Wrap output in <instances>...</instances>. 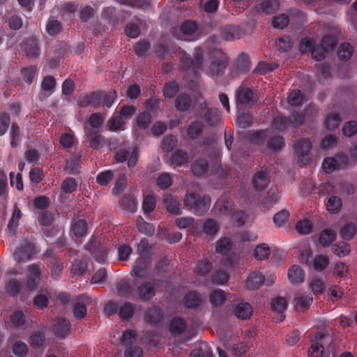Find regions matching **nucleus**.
<instances>
[{
    "mask_svg": "<svg viewBox=\"0 0 357 357\" xmlns=\"http://www.w3.org/2000/svg\"><path fill=\"white\" fill-rule=\"evenodd\" d=\"M235 100L238 108H252L258 105L259 92L256 89L241 84L235 92Z\"/></svg>",
    "mask_w": 357,
    "mask_h": 357,
    "instance_id": "1",
    "label": "nucleus"
},
{
    "mask_svg": "<svg viewBox=\"0 0 357 357\" xmlns=\"http://www.w3.org/2000/svg\"><path fill=\"white\" fill-rule=\"evenodd\" d=\"M193 57L192 59L190 54L184 52L180 61V66L183 71H191L196 76L203 68L204 50L201 47L195 48Z\"/></svg>",
    "mask_w": 357,
    "mask_h": 357,
    "instance_id": "2",
    "label": "nucleus"
},
{
    "mask_svg": "<svg viewBox=\"0 0 357 357\" xmlns=\"http://www.w3.org/2000/svg\"><path fill=\"white\" fill-rule=\"evenodd\" d=\"M211 197L208 195L201 196L199 194L192 192L187 193L184 199L185 206L197 215H204L210 208Z\"/></svg>",
    "mask_w": 357,
    "mask_h": 357,
    "instance_id": "3",
    "label": "nucleus"
},
{
    "mask_svg": "<svg viewBox=\"0 0 357 357\" xmlns=\"http://www.w3.org/2000/svg\"><path fill=\"white\" fill-rule=\"evenodd\" d=\"M208 55L211 59L209 66V71L213 76L222 75L225 70L227 63V56L220 49L211 48L209 50Z\"/></svg>",
    "mask_w": 357,
    "mask_h": 357,
    "instance_id": "4",
    "label": "nucleus"
},
{
    "mask_svg": "<svg viewBox=\"0 0 357 357\" xmlns=\"http://www.w3.org/2000/svg\"><path fill=\"white\" fill-rule=\"evenodd\" d=\"M311 149L312 143L308 139H301L296 142L294 150L301 167L307 165L311 161Z\"/></svg>",
    "mask_w": 357,
    "mask_h": 357,
    "instance_id": "5",
    "label": "nucleus"
},
{
    "mask_svg": "<svg viewBox=\"0 0 357 357\" xmlns=\"http://www.w3.org/2000/svg\"><path fill=\"white\" fill-rule=\"evenodd\" d=\"M85 247L97 262L100 264L106 262L107 250L99 241L92 237Z\"/></svg>",
    "mask_w": 357,
    "mask_h": 357,
    "instance_id": "6",
    "label": "nucleus"
},
{
    "mask_svg": "<svg viewBox=\"0 0 357 357\" xmlns=\"http://www.w3.org/2000/svg\"><path fill=\"white\" fill-rule=\"evenodd\" d=\"M151 264V257L150 255H142L135 261L131 274L133 277L146 278L149 275L147 270Z\"/></svg>",
    "mask_w": 357,
    "mask_h": 357,
    "instance_id": "7",
    "label": "nucleus"
},
{
    "mask_svg": "<svg viewBox=\"0 0 357 357\" xmlns=\"http://www.w3.org/2000/svg\"><path fill=\"white\" fill-rule=\"evenodd\" d=\"M36 254L34 245L28 241L20 245L14 253V258L18 262L30 260Z\"/></svg>",
    "mask_w": 357,
    "mask_h": 357,
    "instance_id": "8",
    "label": "nucleus"
},
{
    "mask_svg": "<svg viewBox=\"0 0 357 357\" xmlns=\"http://www.w3.org/2000/svg\"><path fill=\"white\" fill-rule=\"evenodd\" d=\"M27 271L26 287L31 291L35 290L40 280V268L36 264H32L28 266Z\"/></svg>",
    "mask_w": 357,
    "mask_h": 357,
    "instance_id": "9",
    "label": "nucleus"
},
{
    "mask_svg": "<svg viewBox=\"0 0 357 357\" xmlns=\"http://www.w3.org/2000/svg\"><path fill=\"white\" fill-rule=\"evenodd\" d=\"M53 331L57 337L60 339L66 338L70 332L69 320L63 317L56 319L53 325Z\"/></svg>",
    "mask_w": 357,
    "mask_h": 357,
    "instance_id": "10",
    "label": "nucleus"
},
{
    "mask_svg": "<svg viewBox=\"0 0 357 357\" xmlns=\"http://www.w3.org/2000/svg\"><path fill=\"white\" fill-rule=\"evenodd\" d=\"M163 317L162 309L158 306H153L146 310L144 321L151 326H157L162 321Z\"/></svg>",
    "mask_w": 357,
    "mask_h": 357,
    "instance_id": "11",
    "label": "nucleus"
},
{
    "mask_svg": "<svg viewBox=\"0 0 357 357\" xmlns=\"http://www.w3.org/2000/svg\"><path fill=\"white\" fill-rule=\"evenodd\" d=\"M136 282L123 280L116 284V290L120 296H125L129 298L136 297Z\"/></svg>",
    "mask_w": 357,
    "mask_h": 357,
    "instance_id": "12",
    "label": "nucleus"
},
{
    "mask_svg": "<svg viewBox=\"0 0 357 357\" xmlns=\"http://www.w3.org/2000/svg\"><path fill=\"white\" fill-rule=\"evenodd\" d=\"M155 294V288L151 282H144L137 289L136 296L142 301H150Z\"/></svg>",
    "mask_w": 357,
    "mask_h": 357,
    "instance_id": "13",
    "label": "nucleus"
},
{
    "mask_svg": "<svg viewBox=\"0 0 357 357\" xmlns=\"http://www.w3.org/2000/svg\"><path fill=\"white\" fill-rule=\"evenodd\" d=\"M24 50L27 57L30 59L38 58L40 52V45L38 39L35 37L27 38L24 41Z\"/></svg>",
    "mask_w": 357,
    "mask_h": 357,
    "instance_id": "14",
    "label": "nucleus"
},
{
    "mask_svg": "<svg viewBox=\"0 0 357 357\" xmlns=\"http://www.w3.org/2000/svg\"><path fill=\"white\" fill-rule=\"evenodd\" d=\"M56 85V79L52 75L45 76L41 82L40 97L45 98L50 96L54 93Z\"/></svg>",
    "mask_w": 357,
    "mask_h": 357,
    "instance_id": "15",
    "label": "nucleus"
},
{
    "mask_svg": "<svg viewBox=\"0 0 357 357\" xmlns=\"http://www.w3.org/2000/svg\"><path fill=\"white\" fill-rule=\"evenodd\" d=\"M187 328L185 320L181 317H175L171 319L169 326V331L174 336L183 334Z\"/></svg>",
    "mask_w": 357,
    "mask_h": 357,
    "instance_id": "16",
    "label": "nucleus"
},
{
    "mask_svg": "<svg viewBox=\"0 0 357 357\" xmlns=\"http://www.w3.org/2000/svg\"><path fill=\"white\" fill-rule=\"evenodd\" d=\"M183 301L185 307L190 309L197 308L202 302L201 294L197 291H189Z\"/></svg>",
    "mask_w": 357,
    "mask_h": 357,
    "instance_id": "17",
    "label": "nucleus"
},
{
    "mask_svg": "<svg viewBox=\"0 0 357 357\" xmlns=\"http://www.w3.org/2000/svg\"><path fill=\"white\" fill-rule=\"evenodd\" d=\"M163 204L169 213L175 215L181 214V204L172 195H165L163 197Z\"/></svg>",
    "mask_w": 357,
    "mask_h": 357,
    "instance_id": "18",
    "label": "nucleus"
},
{
    "mask_svg": "<svg viewBox=\"0 0 357 357\" xmlns=\"http://www.w3.org/2000/svg\"><path fill=\"white\" fill-rule=\"evenodd\" d=\"M252 185L257 190H264L270 183L268 174L264 171H260L253 175Z\"/></svg>",
    "mask_w": 357,
    "mask_h": 357,
    "instance_id": "19",
    "label": "nucleus"
},
{
    "mask_svg": "<svg viewBox=\"0 0 357 357\" xmlns=\"http://www.w3.org/2000/svg\"><path fill=\"white\" fill-rule=\"evenodd\" d=\"M189 155L187 151L178 149L175 150L169 159V164L174 167H181L188 162Z\"/></svg>",
    "mask_w": 357,
    "mask_h": 357,
    "instance_id": "20",
    "label": "nucleus"
},
{
    "mask_svg": "<svg viewBox=\"0 0 357 357\" xmlns=\"http://www.w3.org/2000/svg\"><path fill=\"white\" fill-rule=\"evenodd\" d=\"M22 217V213L18 208L17 204H15L14 206L13 214L10 220L8 222L7 229L10 236H13L15 234V231L19 226V221Z\"/></svg>",
    "mask_w": 357,
    "mask_h": 357,
    "instance_id": "21",
    "label": "nucleus"
},
{
    "mask_svg": "<svg viewBox=\"0 0 357 357\" xmlns=\"http://www.w3.org/2000/svg\"><path fill=\"white\" fill-rule=\"evenodd\" d=\"M280 199L278 192L273 189H270L267 195L261 201L260 208L262 211L269 210L274 204H275Z\"/></svg>",
    "mask_w": 357,
    "mask_h": 357,
    "instance_id": "22",
    "label": "nucleus"
},
{
    "mask_svg": "<svg viewBox=\"0 0 357 357\" xmlns=\"http://www.w3.org/2000/svg\"><path fill=\"white\" fill-rule=\"evenodd\" d=\"M313 301L310 294H298L294 299L295 308L297 311H303L308 308Z\"/></svg>",
    "mask_w": 357,
    "mask_h": 357,
    "instance_id": "23",
    "label": "nucleus"
},
{
    "mask_svg": "<svg viewBox=\"0 0 357 357\" xmlns=\"http://www.w3.org/2000/svg\"><path fill=\"white\" fill-rule=\"evenodd\" d=\"M191 105V97L186 93L179 94L175 99V107L179 112H187L190 108Z\"/></svg>",
    "mask_w": 357,
    "mask_h": 357,
    "instance_id": "24",
    "label": "nucleus"
},
{
    "mask_svg": "<svg viewBox=\"0 0 357 357\" xmlns=\"http://www.w3.org/2000/svg\"><path fill=\"white\" fill-rule=\"evenodd\" d=\"M305 272L298 265L291 266L288 271V279L292 284H299L304 281Z\"/></svg>",
    "mask_w": 357,
    "mask_h": 357,
    "instance_id": "25",
    "label": "nucleus"
},
{
    "mask_svg": "<svg viewBox=\"0 0 357 357\" xmlns=\"http://www.w3.org/2000/svg\"><path fill=\"white\" fill-rule=\"evenodd\" d=\"M220 224L213 218H206L203 223V232L209 237H214L219 231Z\"/></svg>",
    "mask_w": 357,
    "mask_h": 357,
    "instance_id": "26",
    "label": "nucleus"
},
{
    "mask_svg": "<svg viewBox=\"0 0 357 357\" xmlns=\"http://www.w3.org/2000/svg\"><path fill=\"white\" fill-rule=\"evenodd\" d=\"M252 307L248 303H240L234 309L235 315L243 320L248 319L252 315Z\"/></svg>",
    "mask_w": 357,
    "mask_h": 357,
    "instance_id": "27",
    "label": "nucleus"
},
{
    "mask_svg": "<svg viewBox=\"0 0 357 357\" xmlns=\"http://www.w3.org/2000/svg\"><path fill=\"white\" fill-rule=\"evenodd\" d=\"M264 282V275L259 272L250 273L246 280V287L248 289H255L261 287Z\"/></svg>",
    "mask_w": 357,
    "mask_h": 357,
    "instance_id": "28",
    "label": "nucleus"
},
{
    "mask_svg": "<svg viewBox=\"0 0 357 357\" xmlns=\"http://www.w3.org/2000/svg\"><path fill=\"white\" fill-rule=\"evenodd\" d=\"M85 134L89 139V144L91 148L98 149L101 146L103 138L98 134V131H93V128H86Z\"/></svg>",
    "mask_w": 357,
    "mask_h": 357,
    "instance_id": "29",
    "label": "nucleus"
},
{
    "mask_svg": "<svg viewBox=\"0 0 357 357\" xmlns=\"http://www.w3.org/2000/svg\"><path fill=\"white\" fill-rule=\"evenodd\" d=\"M203 130V123L199 121H195L188 126L187 134L190 139H195L202 134Z\"/></svg>",
    "mask_w": 357,
    "mask_h": 357,
    "instance_id": "30",
    "label": "nucleus"
},
{
    "mask_svg": "<svg viewBox=\"0 0 357 357\" xmlns=\"http://www.w3.org/2000/svg\"><path fill=\"white\" fill-rule=\"evenodd\" d=\"M208 169V161L204 158H199L193 162L191 169L194 175L201 176L206 173Z\"/></svg>",
    "mask_w": 357,
    "mask_h": 357,
    "instance_id": "31",
    "label": "nucleus"
},
{
    "mask_svg": "<svg viewBox=\"0 0 357 357\" xmlns=\"http://www.w3.org/2000/svg\"><path fill=\"white\" fill-rule=\"evenodd\" d=\"M204 119L210 126H216L221 120L220 112L217 108H210L206 112Z\"/></svg>",
    "mask_w": 357,
    "mask_h": 357,
    "instance_id": "32",
    "label": "nucleus"
},
{
    "mask_svg": "<svg viewBox=\"0 0 357 357\" xmlns=\"http://www.w3.org/2000/svg\"><path fill=\"white\" fill-rule=\"evenodd\" d=\"M273 125L278 130H285L291 126V117L283 115L276 116L273 120Z\"/></svg>",
    "mask_w": 357,
    "mask_h": 357,
    "instance_id": "33",
    "label": "nucleus"
},
{
    "mask_svg": "<svg viewBox=\"0 0 357 357\" xmlns=\"http://www.w3.org/2000/svg\"><path fill=\"white\" fill-rule=\"evenodd\" d=\"M341 116L337 113L328 114L324 121V126L328 130H334L336 129L341 122Z\"/></svg>",
    "mask_w": 357,
    "mask_h": 357,
    "instance_id": "34",
    "label": "nucleus"
},
{
    "mask_svg": "<svg viewBox=\"0 0 357 357\" xmlns=\"http://www.w3.org/2000/svg\"><path fill=\"white\" fill-rule=\"evenodd\" d=\"M233 243L228 237L221 238L216 242L215 250L217 252L221 255H227L231 250Z\"/></svg>",
    "mask_w": 357,
    "mask_h": 357,
    "instance_id": "35",
    "label": "nucleus"
},
{
    "mask_svg": "<svg viewBox=\"0 0 357 357\" xmlns=\"http://www.w3.org/2000/svg\"><path fill=\"white\" fill-rule=\"evenodd\" d=\"M342 199L335 195L331 196L328 198L326 208L331 213H337L342 208Z\"/></svg>",
    "mask_w": 357,
    "mask_h": 357,
    "instance_id": "36",
    "label": "nucleus"
},
{
    "mask_svg": "<svg viewBox=\"0 0 357 357\" xmlns=\"http://www.w3.org/2000/svg\"><path fill=\"white\" fill-rule=\"evenodd\" d=\"M152 121V116L149 112H140L136 119V123L141 130L148 128Z\"/></svg>",
    "mask_w": 357,
    "mask_h": 357,
    "instance_id": "37",
    "label": "nucleus"
},
{
    "mask_svg": "<svg viewBox=\"0 0 357 357\" xmlns=\"http://www.w3.org/2000/svg\"><path fill=\"white\" fill-rule=\"evenodd\" d=\"M178 91L179 85L176 81L165 83L162 89L163 96L167 98H174Z\"/></svg>",
    "mask_w": 357,
    "mask_h": 357,
    "instance_id": "38",
    "label": "nucleus"
},
{
    "mask_svg": "<svg viewBox=\"0 0 357 357\" xmlns=\"http://www.w3.org/2000/svg\"><path fill=\"white\" fill-rule=\"evenodd\" d=\"M253 117L250 112H242L237 116L236 123L242 128L250 127L252 124Z\"/></svg>",
    "mask_w": 357,
    "mask_h": 357,
    "instance_id": "39",
    "label": "nucleus"
},
{
    "mask_svg": "<svg viewBox=\"0 0 357 357\" xmlns=\"http://www.w3.org/2000/svg\"><path fill=\"white\" fill-rule=\"evenodd\" d=\"M354 48L349 43H344L340 45L337 55L341 61L349 60L353 54Z\"/></svg>",
    "mask_w": 357,
    "mask_h": 357,
    "instance_id": "40",
    "label": "nucleus"
},
{
    "mask_svg": "<svg viewBox=\"0 0 357 357\" xmlns=\"http://www.w3.org/2000/svg\"><path fill=\"white\" fill-rule=\"evenodd\" d=\"M279 65L276 63H268L260 61L255 68L254 72L260 75H265L277 69Z\"/></svg>",
    "mask_w": 357,
    "mask_h": 357,
    "instance_id": "41",
    "label": "nucleus"
},
{
    "mask_svg": "<svg viewBox=\"0 0 357 357\" xmlns=\"http://www.w3.org/2000/svg\"><path fill=\"white\" fill-rule=\"evenodd\" d=\"M335 236L336 234L332 229H326L320 233L319 242L321 245L326 247L335 241Z\"/></svg>",
    "mask_w": 357,
    "mask_h": 357,
    "instance_id": "42",
    "label": "nucleus"
},
{
    "mask_svg": "<svg viewBox=\"0 0 357 357\" xmlns=\"http://www.w3.org/2000/svg\"><path fill=\"white\" fill-rule=\"evenodd\" d=\"M88 225L86 220L79 219L75 221L72 226V231L77 237H82L86 234Z\"/></svg>",
    "mask_w": 357,
    "mask_h": 357,
    "instance_id": "43",
    "label": "nucleus"
},
{
    "mask_svg": "<svg viewBox=\"0 0 357 357\" xmlns=\"http://www.w3.org/2000/svg\"><path fill=\"white\" fill-rule=\"evenodd\" d=\"M151 48V43L148 40H139L134 45V50L139 57H145L146 52Z\"/></svg>",
    "mask_w": 357,
    "mask_h": 357,
    "instance_id": "44",
    "label": "nucleus"
},
{
    "mask_svg": "<svg viewBox=\"0 0 357 357\" xmlns=\"http://www.w3.org/2000/svg\"><path fill=\"white\" fill-rule=\"evenodd\" d=\"M114 174L112 170L108 169L99 172L96 176V182L102 186L109 184L114 178Z\"/></svg>",
    "mask_w": 357,
    "mask_h": 357,
    "instance_id": "45",
    "label": "nucleus"
},
{
    "mask_svg": "<svg viewBox=\"0 0 357 357\" xmlns=\"http://www.w3.org/2000/svg\"><path fill=\"white\" fill-rule=\"evenodd\" d=\"M284 146V139L280 135H275L269 138L267 142L268 149L278 151L282 149Z\"/></svg>",
    "mask_w": 357,
    "mask_h": 357,
    "instance_id": "46",
    "label": "nucleus"
},
{
    "mask_svg": "<svg viewBox=\"0 0 357 357\" xmlns=\"http://www.w3.org/2000/svg\"><path fill=\"white\" fill-rule=\"evenodd\" d=\"M209 300L213 306H220L226 301L225 294L222 290L220 289L213 291L210 294Z\"/></svg>",
    "mask_w": 357,
    "mask_h": 357,
    "instance_id": "47",
    "label": "nucleus"
},
{
    "mask_svg": "<svg viewBox=\"0 0 357 357\" xmlns=\"http://www.w3.org/2000/svg\"><path fill=\"white\" fill-rule=\"evenodd\" d=\"M250 63L249 56L245 53H241L236 60V68L241 73H246L250 70Z\"/></svg>",
    "mask_w": 357,
    "mask_h": 357,
    "instance_id": "48",
    "label": "nucleus"
},
{
    "mask_svg": "<svg viewBox=\"0 0 357 357\" xmlns=\"http://www.w3.org/2000/svg\"><path fill=\"white\" fill-rule=\"evenodd\" d=\"M134 312L135 305L131 303L126 302L119 308V314L123 320H127L133 316Z\"/></svg>",
    "mask_w": 357,
    "mask_h": 357,
    "instance_id": "49",
    "label": "nucleus"
},
{
    "mask_svg": "<svg viewBox=\"0 0 357 357\" xmlns=\"http://www.w3.org/2000/svg\"><path fill=\"white\" fill-rule=\"evenodd\" d=\"M120 206L122 209L133 213L136 210V202L135 199L128 195H124L120 199Z\"/></svg>",
    "mask_w": 357,
    "mask_h": 357,
    "instance_id": "50",
    "label": "nucleus"
},
{
    "mask_svg": "<svg viewBox=\"0 0 357 357\" xmlns=\"http://www.w3.org/2000/svg\"><path fill=\"white\" fill-rule=\"evenodd\" d=\"M279 3L277 0H264L259 5V10L266 14H271L278 10Z\"/></svg>",
    "mask_w": 357,
    "mask_h": 357,
    "instance_id": "51",
    "label": "nucleus"
},
{
    "mask_svg": "<svg viewBox=\"0 0 357 357\" xmlns=\"http://www.w3.org/2000/svg\"><path fill=\"white\" fill-rule=\"evenodd\" d=\"M332 250L338 257H344L350 252L349 245L344 241L337 242L332 247Z\"/></svg>",
    "mask_w": 357,
    "mask_h": 357,
    "instance_id": "52",
    "label": "nucleus"
},
{
    "mask_svg": "<svg viewBox=\"0 0 357 357\" xmlns=\"http://www.w3.org/2000/svg\"><path fill=\"white\" fill-rule=\"evenodd\" d=\"M270 248L266 243L257 245L254 250V256L257 260L266 259L270 255Z\"/></svg>",
    "mask_w": 357,
    "mask_h": 357,
    "instance_id": "53",
    "label": "nucleus"
},
{
    "mask_svg": "<svg viewBox=\"0 0 357 357\" xmlns=\"http://www.w3.org/2000/svg\"><path fill=\"white\" fill-rule=\"evenodd\" d=\"M87 266L86 259H77L72 264L71 273L73 275H81L86 271Z\"/></svg>",
    "mask_w": 357,
    "mask_h": 357,
    "instance_id": "54",
    "label": "nucleus"
},
{
    "mask_svg": "<svg viewBox=\"0 0 357 357\" xmlns=\"http://www.w3.org/2000/svg\"><path fill=\"white\" fill-rule=\"evenodd\" d=\"M198 29L197 24L191 20H186L183 22L180 27L181 33L185 36H192Z\"/></svg>",
    "mask_w": 357,
    "mask_h": 357,
    "instance_id": "55",
    "label": "nucleus"
},
{
    "mask_svg": "<svg viewBox=\"0 0 357 357\" xmlns=\"http://www.w3.org/2000/svg\"><path fill=\"white\" fill-rule=\"evenodd\" d=\"M356 233V227L352 222L345 224L340 229V234L343 238L350 240L354 238Z\"/></svg>",
    "mask_w": 357,
    "mask_h": 357,
    "instance_id": "56",
    "label": "nucleus"
},
{
    "mask_svg": "<svg viewBox=\"0 0 357 357\" xmlns=\"http://www.w3.org/2000/svg\"><path fill=\"white\" fill-rule=\"evenodd\" d=\"M45 340V335L40 331L33 333L29 337V343L33 348L41 347Z\"/></svg>",
    "mask_w": 357,
    "mask_h": 357,
    "instance_id": "57",
    "label": "nucleus"
},
{
    "mask_svg": "<svg viewBox=\"0 0 357 357\" xmlns=\"http://www.w3.org/2000/svg\"><path fill=\"white\" fill-rule=\"evenodd\" d=\"M329 259L324 255H318L314 259V268L319 272L323 271L328 265Z\"/></svg>",
    "mask_w": 357,
    "mask_h": 357,
    "instance_id": "58",
    "label": "nucleus"
},
{
    "mask_svg": "<svg viewBox=\"0 0 357 357\" xmlns=\"http://www.w3.org/2000/svg\"><path fill=\"white\" fill-rule=\"evenodd\" d=\"M304 96L303 93L298 89L293 90L288 96V102L294 107H298L302 105Z\"/></svg>",
    "mask_w": 357,
    "mask_h": 357,
    "instance_id": "59",
    "label": "nucleus"
},
{
    "mask_svg": "<svg viewBox=\"0 0 357 357\" xmlns=\"http://www.w3.org/2000/svg\"><path fill=\"white\" fill-rule=\"evenodd\" d=\"M275 46L278 50L281 52H287L292 47V41L289 36H284L280 38L275 42Z\"/></svg>",
    "mask_w": 357,
    "mask_h": 357,
    "instance_id": "60",
    "label": "nucleus"
},
{
    "mask_svg": "<svg viewBox=\"0 0 357 357\" xmlns=\"http://www.w3.org/2000/svg\"><path fill=\"white\" fill-rule=\"evenodd\" d=\"M50 263L52 277L54 280H58L62 274L63 268V262L61 259H55L53 261H51Z\"/></svg>",
    "mask_w": 357,
    "mask_h": 357,
    "instance_id": "61",
    "label": "nucleus"
},
{
    "mask_svg": "<svg viewBox=\"0 0 357 357\" xmlns=\"http://www.w3.org/2000/svg\"><path fill=\"white\" fill-rule=\"evenodd\" d=\"M158 186L162 190L167 189L172 183V178L167 172L160 174L156 181Z\"/></svg>",
    "mask_w": 357,
    "mask_h": 357,
    "instance_id": "62",
    "label": "nucleus"
},
{
    "mask_svg": "<svg viewBox=\"0 0 357 357\" xmlns=\"http://www.w3.org/2000/svg\"><path fill=\"white\" fill-rule=\"evenodd\" d=\"M36 73V66L24 67L22 68L21 70V73L22 75L23 79L29 84H31L33 82L35 78Z\"/></svg>",
    "mask_w": 357,
    "mask_h": 357,
    "instance_id": "63",
    "label": "nucleus"
},
{
    "mask_svg": "<svg viewBox=\"0 0 357 357\" xmlns=\"http://www.w3.org/2000/svg\"><path fill=\"white\" fill-rule=\"evenodd\" d=\"M136 331L132 329H128L123 332L120 341L122 344L128 347L129 345H132V343L136 340Z\"/></svg>",
    "mask_w": 357,
    "mask_h": 357,
    "instance_id": "64",
    "label": "nucleus"
}]
</instances>
